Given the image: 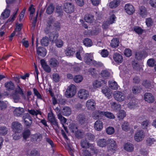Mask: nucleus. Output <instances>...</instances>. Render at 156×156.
Listing matches in <instances>:
<instances>
[{"label": "nucleus", "instance_id": "obj_1", "mask_svg": "<svg viewBox=\"0 0 156 156\" xmlns=\"http://www.w3.org/2000/svg\"><path fill=\"white\" fill-rule=\"evenodd\" d=\"M45 32L46 34H48L49 38L51 42H54L57 40L58 37V33L56 31H52L50 29H48V28L45 30Z\"/></svg>", "mask_w": 156, "mask_h": 156}, {"label": "nucleus", "instance_id": "obj_2", "mask_svg": "<svg viewBox=\"0 0 156 156\" xmlns=\"http://www.w3.org/2000/svg\"><path fill=\"white\" fill-rule=\"evenodd\" d=\"M76 87L74 85H70L67 89L65 92V95L67 98H70L76 94Z\"/></svg>", "mask_w": 156, "mask_h": 156}, {"label": "nucleus", "instance_id": "obj_3", "mask_svg": "<svg viewBox=\"0 0 156 156\" xmlns=\"http://www.w3.org/2000/svg\"><path fill=\"white\" fill-rule=\"evenodd\" d=\"M114 96L115 99L119 102L122 101L125 99L124 93L121 91H116L114 92Z\"/></svg>", "mask_w": 156, "mask_h": 156}, {"label": "nucleus", "instance_id": "obj_4", "mask_svg": "<svg viewBox=\"0 0 156 156\" xmlns=\"http://www.w3.org/2000/svg\"><path fill=\"white\" fill-rule=\"evenodd\" d=\"M127 98L128 99H130L129 102L128 104V106L129 108L130 109L133 108L136 106L138 104V102L136 100L135 98H133L131 94H129Z\"/></svg>", "mask_w": 156, "mask_h": 156}, {"label": "nucleus", "instance_id": "obj_5", "mask_svg": "<svg viewBox=\"0 0 156 156\" xmlns=\"http://www.w3.org/2000/svg\"><path fill=\"white\" fill-rule=\"evenodd\" d=\"M12 126L13 131L16 133H20L23 129L22 126L18 122H12Z\"/></svg>", "mask_w": 156, "mask_h": 156}, {"label": "nucleus", "instance_id": "obj_6", "mask_svg": "<svg viewBox=\"0 0 156 156\" xmlns=\"http://www.w3.org/2000/svg\"><path fill=\"white\" fill-rule=\"evenodd\" d=\"M145 136L144 131L142 129L138 130L135 133L134 135L135 140L138 142L142 140Z\"/></svg>", "mask_w": 156, "mask_h": 156}, {"label": "nucleus", "instance_id": "obj_7", "mask_svg": "<svg viewBox=\"0 0 156 156\" xmlns=\"http://www.w3.org/2000/svg\"><path fill=\"white\" fill-rule=\"evenodd\" d=\"M108 144L110 145L108 147V151H114L117 148V145L115 141L113 139H110L108 140Z\"/></svg>", "mask_w": 156, "mask_h": 156}, {"label": "nucleus", "instance_id": "obj_8", "mask_svg": "<svg viewBox=\"0 0 156 156\" xmlns=\"http://www.w3.org/2000/svg\"><path fill=\"white\" fill-rule=\"evenodd\" d=\"M23 119L26 126H30L32 123V119L29 114L27 113L24 114L23 117Z\"/></svg>", "mask_w": 156, "mask_h": 156}, {"label": "nucleus", "instance_id": "obj_9", "mask_svg": "<svg viewBox=\"0 0 156 156\" xmlns=\"http://www.w3.org/2000/svg\"><path fill=\"white\" fill-rule=\"evenodd\" d=\"M115 18V16L114 14L112 15L111 16L109 20L103 23L102 26V28L104 29L107 28L110 25L114 23Z\"/></svg>", "mask_w": 156, "mask_h": 156}, {"label": "nucleus", "instance_id": "obj_10", "mask_svg": "<svg viewBox=\"0 0 156 156\" xmlns=\"http://www.w3.org/2000/svg\"><path fill=\"white\" fill-rule=\"evenodd\" d=\"M48 120L51 125L57 127L55 128H54L56 129H57V127H58V123L54 114L53 113H48Z\"/></svg>", "mask_w": 156, "mask_h": 156}, {"label": "nucleus", "instance_id": "obj_11", "mask_svg": "<svg viewBox=\"0 0 156 156\" xmlns=\"http://www.w3.org/2000/svg\"><path fill=\"white\" fill-rule=\"evenodd\" d=\"M78 95L80 98L85 99L89 96V94L87 91L84 89H81L79 91Z\"/></svg>", "mask_w": 156, "mask_h": 156}, {"label": "nucleus", "instance_id": "obj_12", "mask_svg": "<svg viewBox=\"0 0 156 156\" xmlns=\"http://www.w3.org/2000/svg\"><path fill=\"white\" fill-rule=\"evenodd\" d=\"M37 53L38 55V57L41 58L44 57L46 54V50L44 47H39L36 48Z\"/></svg>", "mask_w": 156, "mask_h": 156}, {"label": "nucleus", "instance_id": "obj_13", "mask_svg": "<svg viewBox=\"0 0 156 156\" xmlns=\"http://www.w3.org/2000/svg\"><path fill=\"white\" fill-rule=\"evenodd\" d=\"M105 112L102 111L100 110H96L93 112L92 117L94 119H97L105 116Z\"/></svg>", "mask_w": 156, "mask_h": 156}, {"label": "nucleus", "instance_id": "obj_14", "mask_svg": "<svg viewBox=\"0 0 156 156\" xmlns=\"http://www.w3.org/2000/svg\"><path fill=\"white\" fill-rule=\"evenodd\" d=\"M144 99L146 101L151 103L154 101V98L151 94L150 93H146L144 95Z\"/></svg>", "mask_w": 156, "mask_h": 156}, {"label": "nucleus", "instance_id": "obj_15", "mask_svg": "<svg viewBox=\"0 0 156 156\" xmlns=\"http://www.w3.org/2000/svg\"><path fill=\"white\" fill-rule=\"evenodd\" d=\"M96 103L93 99L88 100L86 103V107L88 109L91 110H94Z\"/></svg>", "mask_w": 156, "mask_h": 156}, {"label": "nucleus", "instance_id": "obj_16", "mask_svg": "<svg viewBox=\"0 0 156 156\" xmlns=\"http://www.w3.org/2000/svg\"><path fill=\"white\" fill-rule=\"evenodd\" d=\"M103 125L102 122L100 120H98L95 122L94 128L97 131H101L103 128Z\"/></svg>", "mask_w": 156, "mask_h": 156}, {"label": "nucleus", "instance_id": "obj_17", "mask_svg": "<svg viewBox=\"0 0 156 156\" xmlns=\"http://www.w3.org/2000/svg\"><path fill=\"white\" fill-rule=\"evenodd\" d=\"M24 112V109L20 107L16 108L13 111L14 115L16 116H21Z\"/></svg>", "mask_w": 156, "mask_h": 156}, {"label": "nucleus", "instance_id": "obj_18", "mask_svg": "<svg viewBox=\"0 0 156 156\" xmlns=\"http://www.w3.org/2000/svg\"><path fill=\"white\" fill-rule=\"evenodd\" d=\"M41 63L44 70L48 73L51 72V69L49 66L47 65L44 59L41 60Z\"/></svg>", "mask_w": 156, "mask_h": 156}, {"label": "nucleus", "instance_id": "obj_19", "mask_svg": "<svg viewBox=\"0 0 156 156\" xmlns=\"http://www.w3.org/2000/svg\"><path fill=\"white\" fill-rule=\"evenodd\" d=\"M146 52L144 51L136 52L135 54V58L138 60H140L143 58L145 57Z\"/></svg>", "mask_w": 156, "mask_h": 156}, {"label": "nucleus", "instance_id": "obj_20", "mask_svg": "<svg viewBox=\"0 0 156 156\" xmlns=\"http://www.w3.org/2000/svg\"><path fill=\"white\" fill-rule=\"evenodd\" d=\"M113 58L115 61L116 62L121 63L123 61V57L119 54L115 53L113 55Z\"/></svg>", "mask_w": 156, "mask_h": 156}, {"label": "nucleus", "instance_id": "obj_21", "mask_svg": "<svg viewBox=\"0 0 156 156\" xmlns=\"http://www.w3.org/2000/svg\"><path fill=\"white\" fill-rule=\"evenodd\" d=\"M98 146L101 147H105L108 144V141L105 139H99L97 141Z\"/></svg>", "mask_w": 156, "mask_h": 156}, {"label": "nucleus", "instance_id": "obj_22", "mask_svg": "<svg viewBox=\"0 0 156 156\" xmlns=\"http://www.w3.org/2000/svg\"><path fill=\"white\" fill-rule=\"evenodd\" d=\"M103 83L105 84L106 82L103 80H96L94 82L93 85L94 87L98 88L101 87Z\"/></svg>", "mask_w": 156, "mask_h": 156}, {"label": "nucleus", "instance_id": "obj_23", "mask_svg": "<svg viewBox=\"0 0 156 156\" xmlns=\"http://www.w3.org/2000/svg\"><path fill=\"white\" fill-rule=\"evenodd\" d=\"M62 112L63 115L68 116L70 115L71 113V110L68 107H65L62 110Z\"/></svg>", "mask_w": 156, "mask_h": 156}, {"label": "nucleus", "instance_id": "obj_24", "mask_svg": "<svg viewBox=\"0 0 156 156\" xmlns=\"http://www.w3.org/2000/svg\"><path fill=\"white\" fill-rule=\"evenodd\" d=\"M80 144L83 148H88L90 146V144L85 139L81 140Z\"/></svg>", "mask_w": 156, "mask_h": 156}, {"label": "nucleus", "instance_id": "obj_25", "mask_svg": "<svg viewBox=\"0 0 156 156\" xmlns=\"http://www.w3.org/2000/svg\"><path fill=\"white\" fill-rule=\"evenodd\" d=\"M49 65L51 67H56L58 66V61L55 58H51L49 61Z\"/></svg>", "mask_w": 156, "mask_h": 156}, {"label": "nucleus", "instance_id": "obj_26", "mask_svg": "<svg viewBox=\"0 0 156 156\" xmlns=\"http://www.w3.org/2000/svg\"><path fill=\"white\" fill-rule=\"evenodd\" d=\"M28 156H39V152L37 150L33 149L31 151L27 152Z\"/></svg>", "mask_w": 156, "mask_h": 156}, {"label": "nucleus", "instance_id": "obj_27", "mask_svg": "<svg viewBox=\"0 0 156 156\" xmlns=\"http://www.w3.org/2000/svg\"><path fill=\"white\" fill-rule=\"evenodd\" d=\"M5 86L7 89L9 90H13L15 88L14 85L12 81L6 83L5 84Z\"/></svg>", "mask_w": 156, "mask_h": 156}, {"label": "nucleus", "instance_id": "obj_28", "mask_svg": "<svg viewBox=\"0 0 156 156\" xmlns=\"http://www.w3.org/2000/svg\"><path fill=\"white\" fill-rule=\"evenodd\" d=\"M64 9L68 10H73L75 9V6L72 3L66 2L64 3Z\"/></svg>", "mask_w": 156, "mask_h": 156}, {"label": "nucleus", "instance_id": "obj_29", "mask_svg": "<svg viewBox=\"0 0 156 156\" xmlns=\"http://www.w3.org/2000/svg\"><path fill=\"white\" fill-rule=\"evenodd\" d=\"M93 59V55H92L90 53H86L85 55L84 58V61L87 63L90 62L92 61Z\"/></svg>", "mask_w": 156, "mask_h": 156}, {"label": "nucleus", "instance_id": "obj_30", "mask_svg": "<svg viewBox=\"0 0 156 156\" xmlns=\"http://www.w3.org/2000/svg\"><path fill=\"white\" fill-rule=\"evenodd\" d=\"M77 120L81 124L84 123L87 121V119L84 115L80 114L77 117Z\"/></svg>", "mask_w": 156, "mask_h": 156}, {"label": "nucleus", "instance_id": "obj_31", "mask_svg": "<svg viewBox=\"0 0 156 156\" xmlns=\"http://www.w3.org/2000/svg\"><path fill=\"white\" fill-rule=\"evenodd\" d=\"M124 148L126 150L130 152L132 151L134 148L132 144L128 143L125 144Z\"/></svg>", "mask_w": 156, "mask_h": 156}, {"label": "nucleus", "instance_id": "obj_32", "mask_svg": "<svg viewBox=\"0 0 156 156\" xmlns=\"http://www.w3.org/2000/svg\"><path fill=\"white\" fill-rule=\"evenodd\" d=\"M119 3V0H114L109 3V6L111 9H114L118 6Z\"/></svg>", "mask_w": 156, "mask_h": 156}, {"label": "nucleus", "instance_id": "obj_33", "mask_svg": "<svg viewBox=\"0 0 156 156\" xmlns=\"http://www.w3.org/2000/svg\"><path fill=\"white\" fill-rule=\"evenodd\" d=\"M42 136L40 134H36L34 135L32 137L33 141L39 142L42 139Z\"/></svg>", "mask_w": 156, "mask_h": 156}, {"label": "nucleus", "instance_id": "obj_34", "mask_svg": "<svg viewBox=\"0 0 156 156\" xmlns=\"http://www.w3.org/2000/svg\"><path fill=\"white\" fill-rule=\"evenodd\" d=\"M122 128L123 130L125 131H128L130 129L129 123L127 122H124L122 124Z\"/></svg>", "mask_w": 156, "mask_h": 156}, {"label": "nucleus", "instance_id": "obj_35", "mask_svg": "<svg viewBox=\"0 0 156 156\" xmlns=\"http://www.w3.org/2000/svg\"><path fill=\"white\" fill-rule=\"evenodd\" d=\"M41 43L42 46H48L49 44V39L47 37H43L41 40Z\"/></svg>", "mask_w": 156, "mask_h": 156}, {"label": "nucleus", "instance_id": "obj_36", "mask_svg": "<svg viewBox=\"0 0 156 156\" xmlns=\"http://www.w3.org/2000/svg\"><path fill=\"white\" fill-rule=\"evenodd\" d=\"M69 128L70 131L73 133H74L78 129L77 125L73 123L70 124Z\"/></svg>", "mask_w": 156, "mask_h": 156}, {"label": "nucleus", "instance_id": "obj_37", "mask_svg": "<svg viewBox=\"0 0 156 156\" xmlns=\"http://www.w3.org/2000/svg\"><path fill=\"white\" fill-rule=\"evenodd\" d=\"M109 87L114 90H117L118 88V85L115 81H111L109 82Z\"/></svg>", "mask_w": 156, "mask_h": 156}, {"label": "nucleus", "instance_id": "obj_38", "mask_svg": "<svg viewBox=\"0 0 156 156\" xmlns=\"http://www.w3.org/2000/svg\"><path fill=\"white\" fill-rule=\"evenodd\" d=\"M125 116V112L124 110H121L119 112L117 115V117L119 120L123 119Z\"/></svg>", "mask_w": 156, "mask_h": 156}, {"label": "nucleus", "instance_id": "obj_39", "mask_svg": "<svg viewBox=\"0 0 156 156\" xmlns=\"http://www.w3.org/2000/svg\"><path fill=\"white\" fill-rule=\"evenodd\" d=\"M65 52L66 55L69 56H73L75 52L73 48H70L67 49Z\"/></svg>", "mask_w": 156, "mask_h": 156}, {"label": "nucleus", "instance_id": "obj_40", "mask_svg": "<svg viewBox=\"0 0 156 156\" xmlns=\"http://www.w3.org/2000/svg\"><path fill=\"white\" fill-rule=\"evenodd\" d=\"M119 44V40L117 38H115L112 40L111 45L113 48H115L118 46Z\"/></svg>", "mask_w": 156, "mask_h": 156}, {"label": "nucleus", "instance_id": "obj_41", "mask_svg": "<svg viewBox=\"0 0 156 156\" xmlns=\"http://www.w3.org/2000/svg\"><path fill=\"white\" fill-rule=\"evenodd\" d=\"M85 139L87 140L93 141L95 139V136L91 133H87L85 135Z\"/></svg>", "mask_w": 156, "mask_h": 156}, {"label": "nucleus", "instance_id": "obj_42", "mask_svg": "<svg viewBox=\"0 0 156 156\" xmlns=\"http://www.w3.org/2000/svg\"><path fill=\"white\" fill-rule=\"evenodd\" d=\"M24 139L26 140L29 137L30 134V131L28 129L24 130L22 133Z\"/></svg>", "mask_w": 156, "mask_h": 156}, {"label": "nucleus", "instance_id": "obj_43", "mask_svg": "<svg viewBox=\"0 0 156 156\" xmlns=\"http://www.w3.org/2000/svg\"><path fill=\"white\" fill-rule=\"evenodd\" d=\"M84 20L86 22L91 23L94 20V17L91 15H87L85 16Z\"/></svg>", "mask_w": 156, "mask_h": 156}, {"label": "nucleus", "instance_id": "obj_44", "mask_svg": "<svg viewBox=\"0 0 156 156\" xmlns=\"http://www.w3.org/2000/svg\"><path fill=\"white\" fill-rule=\"evenodd\" d=\"M132 90L133 94H137L140 93V88L138 86H134L132 87Z\"/></svg>", "mask_w": 156, "mask_h": 156}, {"label": "nucleus", "instance_id": "obj_45", "mask_svg": "<svg viewBox=\"0 0 156 156\" xmlns=\"http://www.w3.org/2000/svg\"><path fill=\"white\" fill-rule=\"evenodd\" d=\"M83 43L84 45L88 47H90L92 45V42L91 40L88 38L85 39L83 41Z\"/></svg>", "mask_w": 156, "mask_h": 156}, {"label": "nucleus", "instance_id": "obj_46", "mask_svg": "<svg viewBox=\"0 0 156 156\" xmlns=\"http://www.w3.org/2000/svg\"><path fill=\"white\" fill-rule=\"evenodd\" d=\"M83 79V77L80 75H76L74 76L73 80L76 83H79L82 81Z\"/></svg>", "mask_w": 156, "mask_h": 156}, {"label": "nucleus", "instance_id": "obj_47", "mask_svg": "<svg viewBox=\"0 0 156 156\" xmlns=\"http://www.w3.org/2000/svg\"><path fill=\"white\" fill-rule=\"evenodd\" d=\"M101 76L106 79L109 77L110 75V73L107 70H102L101 73Z\"/></svg>", "mask_w": 156, "mask_h": 156}, {"label": "nucleus", "instance_id": "obj_48", "mask_svg": "<svg viewBox=\"0 0 156 156\" xmlns=\"http://www.w3.org/2000/svg\"><path fill=\"white\" fill-rule=\"evenodd\" d=\"M8 132L7 128L5 126H2L0 127V134L2 135H5Z\"/></svg>", "mask_w": 156, "mask_h": 156}, {"label": "nucleus", "instance_id": "obj_49", "mask_svg": "<svg viewBox=\"0 0 156 156\" xmlns=\"http://www.w3.org/2000/svg\"><path fill=\"white\" fill-rule=\"evenodd\" d=\"M53 80L55 83L58 82L60 81V77L57 73H54L52 75Z\"/></svg>", "mask_w": 156, "mask_h": 156}, {"label": "nucleus", "instance_id": "obj_50", "mask_svg": "<svg viewBox=\"0 0 156 156\" xmlns=\"http://www.w3.org/2000/svg\"><path fill=\"white\" fill-rule=\"evenodd\" d=\"M134 30L138 34H141L143 32L144 30L139 26L134 27Z\"/></svg>", "mask_w": 156, "mask_h": 156}, {"label": "nucleus", "instance_id": "obj_51", "mask_svg": "<svg viewBox=\"0 0 156 156\" xmlns=\"http://www.w3.org/2000/svg\"><path fill=\"white\" fill-rule=\"evenodd\" d=\"M29 113L33 115H37L38 114H41V112L38 110H37L36 111L34 110H28Z\"/></svg>", "mask_w": 156, "mask_h": 156}, {"label": "nucleus", "instance_id": "obj_52", "mask_svg": "<svg viewBox=\"0 0 156 156\" xmlns=\"http://www.w3.org/2000/svg\"><path fill=\"white\" fill-rule=\"evenodd\" d=\"M10 10H5L1 14V16L3 19L7 18L9 16Z\"/></svg>", "mask_w": 156, "mask_h": 156}, {"label": "nucleus", "instance_id": "obj_53", "mask_svg": "<svg viewBox=\"0 0 156 156\" xmlns=\"http://www.w3.org/2000/svg\"><path fill=\"white\" fill-rule=\"evenodd\" d=\"M75 133V136L78 138H81L84 134L83 132L78 129Z\"/></svg>", "mask_w": 156, "mask_h": 156}, {"label": "nucleus", "instance_id": "obj_54", "mask_svg": "<svg viewBox=\"0 0 156 156\" xmlns=\"http://www.w3.org/2000/svg\"><path fill=\"white\" fill-rule=\"evenodd\" d=\"M142 85L146 88H150L151 87L150 81L147 80L143 81Z\"/></svg>", "mask_w": 156, "mask_h": 156}, {"label": "nucleus", "instance_id": "obj_55", "mask_svg": "<svg viewBox=\"0 0 156 156\" xmlns=\"http://www.w3.org/2000/svg\"><path fill=\"white\" fill-rule=\"evenodd\" d=\"M11 97L13 99L15 103L18 102L20 99L19 96L15 94H12Z\"/></svg>", "mask_w": 156, "mask_h": 156}, {"label": "nucleus", "instance_id": "obj_56", "mask_svg": "<svg viewBox=\"0 0 156 156\" xmlns=\"http://www.w3.org/2000/svg\"><path fill=\"white\" fill-rule=\"evenodd\" d=\"M115 132V129L113 127L110 126L108 127L106 129V133L109 135L113 134Z\"/></svg>", "mask_w": 156, "mask_h": 156}, {"label": "nucleus", "instance_id": "obj_57", "mask_svg": "<svg viewBox=\"0 0 156 156\" xmlns=\"http://www.w3.org/2000/svg\"><path fill=\"white\" fill-rule=\"evenodd\" d=\"M55 21H56L55 20L54 18H50L48 22V25L47 27L48 29H50V27L51 26V25L52 24H54V22H55Z\"/></svg>", "mask_w": 156, "mask_h": 156}, {"label": "nucleus", "instance_id": "obj_58", "mask_svg": "<svg viewBox=\"0 0 156 156\" xmlns=\"http://www.w3.org/2000/svg\"><path fill=\"white\" fill-rule=\"evenodd\" d=\"M44 139L51 146V147L53 148L55 147V144L53 141L49 137H46Z\"/></svg>", "mask_w": 156, "mask_h": 156}, {"label": "nucleus", "instance_id": "obj_59", "mask_svg": "<svg viewBox=\"0 0 156 156\" xmlns=\"http://www.w3.org/2000/svg\"><path fill=\"white\" fill-rule=\"evenodd\" d=\"M58 118L60 120L61 123H65L66 121V119L64 117L62 116L61 113H59L58 115Z\"/></svg>", "mask_w": 156, "mask_h": 156}, {"label": "nucleus", "instance_id": "obj_60", "mask_svg": "<svg viewBox=\"0 0 156 156\" xmlns=\"http://www.w3.org/2000/svg\"><path fill=\"white\" fill-rule=\"evenodd\" d=\"M55 42L56 45L58 48H61L63 45V43L61 40H57Z\"/></svg>", "mask_w": 156, "mask_h": 156}, {"label": "nucleus", "instance_id": "obj_61", "mask_svg": "<svg viewBox=\"0 0 156 156\" xmlns=\"http://www.w3.org/2000/svg\"><path fill=\"white\" fill-rule=\"evenodd\" d=\"M124 54L127 57H130L132 55V52L131 50L129 48L126 49L125 51Z\"/></svg>", "mask_w": 156, "mask_h": 156}, {"label": "nucleus", "instance_id": "obj_62", "mask_svg": "<svg viewBox=\"0 0 156 156\" xmlns=\"http://www.w3.org/2000/svg\"><path fill=\"white\" fill-rule=\"evenodd\" d=\"M111 105L112 108L115 109L119 108L121 106L120 104H118L115 102L111 103Z\"/></svg>", "mask_w": 156, "mask_h": 156}, {"label": "nucleus", "instance_id": "obj_63", "mask_svg": "<svg viewBox=\"0 0 156 156\" xmlns=\"http://www.w3.org/2000/svg\"><path fill=\"white\" fill-rule=\"evenodd\" d=\"M146 23L147 26L150 27L152 25L153 21L151 18H149L146 19Z\"/></svg>", "mask_w": 156, "mask_h": 156}, {"label": "nucleus", "instance_id": "obj_64", "mask_svg": "<svg viewBox=\"0 0 156 156\" xmlns=\"http://www.w3.org/2000/svg\"><path fill=\"white\" fill-rule=\"evenodd\" d=\"M101 56L104 57H107L109 54L108 52L106 49H103L101 52Z\"/></svg>", "mask_w": 156, "mask_h": 156}]
</instances>
